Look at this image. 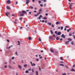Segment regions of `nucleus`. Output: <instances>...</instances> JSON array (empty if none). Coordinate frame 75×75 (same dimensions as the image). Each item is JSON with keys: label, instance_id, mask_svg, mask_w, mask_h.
Segmentation results:
<instances>
[{"label": "nucleus", "instance_id": "nucleus-23", "mask_svg": "<svg viewBox=\"0 0 75 75\" xmlns=\"http://www.w3.org/2000/svg\"><path fill=\"white\" fill-rule=\"evenodd\" d=\"M61 30H63V27L62 26L61 28Z\"/></svg>", "mask_w": 75, "mask_h": 75}, {"label": "nucleus", "instance_id": "nucleus-27", "mask_svg": "<svg viewBox=\"0 0 75 75\" xmlns=\"http://www.w3.org/2000/svg\"><path fill=\"white\" fill-rule=\"evenodd\" d=\"M51 27H54V25L53 24H52L51 25Z\"/></svg>", "mask_w": 75, "mask_h": 75}, {"label": "nucleus", "instance_id": "nucleus-8", "mask_svg": "<svg viewBox=\"0 0 75 75\" xmlns=\"http://www.w3.org/2000/svg\"><path fill=\"white\" fill-rule=\"evenodd\" d=\"M70 71H75V70L73 69V68H72L71 69Z\"/></svg>", "mask_w": 75, "mask_h": 75}, {"label": "nucleus", "instance_id": "nucleus-40", "mask_svg": "<svg viewBox=\"0 0 75 75\" xmlns=\"http://www.w3.org/2000/svg\"><path fill=\"white\" fill-rule=\"evenodd\" d=\"M12 59H14V57H12Z\"/></svg>", "mask_w": 75, "mask_h": 75}, {"label": "nucleus", "instance_id": "nucleus-17", "mask_svg": "<svg viewBox=\"0 0 75 75\" xmlns=\"http://www.w3.org/2000/svg\"><path fill=\"white\" fill-rule=\"evenodd\" d=\"M36 75H38V71H36Z\"/></svg>", "mask_w": 75, "mask_h": 75}, {"label": "nucleus", "instance_id": "nucleus-60", "mask_svg": "<svg viewBox=\"0 0 75 75\" xmlns=\"http://www.w3.org/2000/svg\"><path fill=\"white\" fill-rule=\"evenodd\" d=\"M47 21H45V23H47Z\"/></svg>", "mask_w": 75, "mask_h": 75}, {"label": "nucleus", "instance_id": "nucleus-50", "mask_svg": "<svg viewBox=\"0 0 75 75\" xmlns=\"http://www.w3.org/2000/svg\"><path fill=\"white\" fill-rule=\"evenodd\" d=\"M7 41L8 42H10V41H9V40H7Z\"/></svg>", "mask_w": 75, "mask_h": 75}, {"label": "nucleus", "instance_id": "nucleus-47", "mask_svg": "<svg viewBox=\"0 0 75 75\" xmlns=\"http://www.w3.org/2000/svg\"><path fill=\"white\" fill-rule=\"evenodd\" d=\"M66 68H67V69H68V66H66Z\"/></svg>", "mask_w": 75, "mask_h": 75}, {"label": "nucleus", "instance_id": "nucleus-52", "mask_svg": "<svg viewBox=\"0 0 75 75\" xmlns=\"http://www.w3.org/2000/svg\"><path fill=\"white\" fill-rule=\"evenodd\" d=\"M16 75H18V73H16Z\"/></svg>", "mask_w": 75, "mask_h": 75}, {"label": "nucleus", "instance_id": "nucleus-5", "mask_svg": "<svg viewBox=\"0 0 75 75\" xmlns=\"http://www.w3.org/2000/svg\"><path fill=\"white\" fill-rule=\"evenodd\" d=\"M63 38H65V36L64 35V34H62V35L61 36Z\"/></svg>", "mask_w": 75, "mask_h": 75}, {"label": "nucleus", "instance_id": "nucleus-42", "mask_svg": "<svg viewBox=\"0 0 75 75\" xmlns=\"http://www.w3.org/2000/svg\"><path fill=\"white\" fill-rule=\"evenodd\" d=\"M60 59H61V60H63V59H62V58L61 57H60Z\"/></svg>", "mask_w": 75, "mask_h": 75}, {"label": "nucleus", "instance_id": "nucleus-64", "mask_svg": "<svg viewBox=\"0 0 75 75\" xmlns=\"http://www.w3.org/2000/svg\"><path fill=\"white\" fill-rule=\"evenodd\" d=\"M45 15H46V16H48V14H47V13H46Z\"/></svg>", "mask_w": 75, "mask_h": 75}, {"label": "nucleus", "instance_id": "nucleus-2", "mask_svg": "<svg viewBox=\"0 0 75 75\" xmlns=\"http://www.w3.org/2000/svg\"><path fill=\"white\" fill-rule=\"evenodd\" d=\"M61 32H58L57 34V35H60L61 34Z\"/></svg>", "mask_w": 75, "mask_h": 75}, {"label": "nucleus", "instance_id": "nucleus-24", "mask_svg": "<svg viewBox=\"0 0 75 75\" xmlns=\"http://www.w3.org/2000/svg\"><path fill=\"white\" fill-rule=\"evenodd\" d=\"M28 39L29 40H31V38L30 37H29Z\"/></svg>", "mask_w": 75, "mask_h": 75}, {"label": "nucleus", "instance_id": "nucleus-28", "mask_svg": "<svg viewBox=\"0 0 75 75\" xmlns=\"http://www.w3.org/2000/svg\"><path fill=\"white\" fill-rule=\"evenodd\" d=\"M22 13H25V11H22Z\"/></svg>", "mask_w": 75, "mask_h": 75}, {"label": "nucleus", "instance_id": "nucleus-18", "mask_svg": "<svg viewBox=\"0 0 75 75\" xmlns=\"http://www.w3.org/2000/svg\"><path fill=\"white\" fill-rule=\"evenodd\" d=\"M38 2L39 4H41V1H38Z\"/></svg>", "mask_w": 75, "mask_h": 75}, {"label": "nucleus", "instance_id": "nucleus-13", "mask_svg": "<svg viewBox=\"0 0 75 75\" xmlns=\"http://www.w3.org/2000/svg\"><path fill=\"white\" fill-rule=\"evenodd\" d=\"M43 19L44 20H46L47 19V18L46 17H44L43 18Z\"/></svg>", "mask_w": 75, "mask_h": 75}, {"label": "nucleus", "instance_id": "nucleus-1", "mask_svg": "<svg viewBox=\"0 0 75 75\" xmlns=\"http://www.w3.org/2000/svg\"><path fill=\"white\" fill-rule=\"evenodd\" d=\"M72 4H70L69 7V8L70 9V10H72Z\"/></svg>", "mask_w": 75, "mask_h": 75}, {"label": "nucleus", "instance_id": "nucleus-54", "mask_svg": "<svg viewBox=\"0 0 75 75\" xmlns=\"http://www.w3.org/2000/svg\"><path fill=\"white\" fill-rule=\"evenodd\" d=\"M67 32H69V30L68 29L67 30Z\"/></svg>", "mask_w": 75, "mask_h": 75}, {"label": "nucleus", "instance_id": "nucleus-57", "mask_svg": "<svg viewBox=\"0 0 75 75\" xmlns=\"http://www.w3.org/2000/svg\"><path fill=\"white\" fill-rule=\"evenodd\" d=\"M10 48H11V47L9 46V47L8 48V49H10Z\"/></svg>", "mask_w": 75, "mask_h": 75}, {"label": "nucleus", "instance_id": "nucleus-34", "mask_svg": "<svg viewBox=\"0 0 75 75\" xmlns=\"http://www.w3.org/2000/svg\"><path fill=\"white\" fill-rule=\"evenodd\" d=\"M56 40H59V38L58 37H57L56 38Z\"/></svg>", "mask_w": 75, "mask_h": 75}, {"label": "nucleus", "instance_id": "nucleus-25", "mask_svg": "<svg viewBox=\"0 0 75 75\" xmlns=\"http://www.w3.org/2000/svg\"><path fill=\"white\" fill-rule=\"evenodd\" d=\"M18 43H19L18 44V45H20V41H18Z\"/></svg>", "mask_w": 75, "mask_h": 75}, {"label": "nucleus", "instance_id": "nucleus-7", "mask_svg": "<svg viewBox=\"0 0 75 75\" xmlns=\"http://www.w3.org/2000/svg\"><path fill=\"white\" fill-rule=\"evenodd\" d=\"M50 51L51 52H54V50H53V49H51L50 50Z\"/></svg>", "mask_w": 75, "mask_h": 75}, {"label": "nucleus", "instance_id": "nucleus-26", "mask_svg": "<svg viewBox=\"0 0 75 75\" xmlns=\"http://www.w3.org/2000/svg\"><path fill=\"white\" fill-rule=\"evenodd\" d=\"M40 6H41V7H43V5L42 4H40Z\"/></svg>", "mask_w": 75, "mask_h": 75}, {"label": "nucleus", "instance_id": "nucleus-46", "mask_svg": "<svg viewBox=\"0 0 75 75\" xmlns=\"http://www.w3.org/2000/svg\"><path fill=\"white\" fill-rule=\"evenodd\" d=\"M38 18L39 20H41V18L40 16L38 17Z\"/></svg>", "mask_w": 75, "mask_h": 75}, {"label": "nucleus", "instance_id": "nucleus-51", "mask_svg": "<svg viewBox=\"0 0 75 75\" xmlns=\"http://www.w3.org/2000/svg\"><path fill=\"white\" fill-rule=\"evenodd\" d=\"M71 44H72V45H74V42H71Z\"/></svg>", "mask_w": 75, "mask_h": 75}, {"label": "nucleus", "instance_id": "nucleus-38", "mask_svg": "<svg viewBox=\"0 0 75 75\" xmlns=\"http://www.w3.org/2000/svg\"><path fill=\"white\" fill-rule=\"evenodd\" d=\"M36 61H39V60L38 59H36Z\"/></svg>", "mask_w": 75, "mask_h": 75}, {"label": "nucleus", "instance_id": "nucleus-43", "mask_svg": "<svg viewBox=\"0 0 75 75\" xmlns=\"http://www.w3.org/2000/svg\"><path fill=\"white\" fill-rule=\"evenodd\" d=\"M32 65L33 66V65H34V66H35V64H34V63H33Z\"/></svg>", "mask_w": 75, "mask_h": 75}, {"label": "nucleus", "instance_id": "nucleus-49", "mask_svg": "<svg viewBox=\"0 0 75 75\" xmlns=\"http://www.w3.org/2000/svg\"><path fill=\"white\" fill-rule=\"evenodd\" d=\"M55 34H57V31H55Z\"/></svg>", "mask_w": 75, "mask_h": 75}, {"label": "nucleus", "instance_id": "nucleus-53", "mask_svg": "<svg viewBox=\"0 0 75 75\" xmlns=\"http://www.w3.org/2000/svg\"><path fill=\"white\" fill-rule=\"evenodd\" d=\"M42 17V15H40V17Z\"/></svg>", "mask_w": 75, "mask_h": 75}, {"label": "nucleus", "instance_id": "nucleus-20", "mask_svg": "<svg viewBox=\"0 0 75 75\" xmlns=\"http://www.w3.org/2000/svg\"><path fill=\"white\" fill-rule=\"evenodd\" d=\"M42 11V9L41 8H40L39 10V11Z\"/></svg>", "mask_w": 75, "mask_h": 75}, {"label": "nucleus", "instance_id": "nucleus-10", "mask_svg": "<svg viewBox=\"0 0 75 75\" xmlns=\"http://www.w3.org/2000/svg\"><path fill=\"white\" fill-rule=\"evenodd\" d=\"M59 24V23L58 22H57L56 23V25H58V24Z\"/></svg>", "mask_w": 75, "mask_h": 75}, {"label": "nucleus", "instance_id": "nucleus-39", "mask_svg": "<svg viewBox=\"0 0 75 75\" xmlns=\"http://www.w3.org/2000/svg\"><path fill=\"white\" fill-rule=\"evenodd\" d=\"M30 64H31V66H33V64H32V62H30Z\"/></svg>", "mask_w": 75, "mask_h": 75}, {"label": "nucleus", "instance_id": "nucleus-56", "mask_svg": "<svg viewBox=\"0 0 75 75\" xmlns=\"http://www.w3.org/2000/svg\"><path fill=\"white\" fill-rule=\"evenodd\" d=\"M46 1H47L46 0H44V2H46Z\"/></svg>", "mask_w": 75, "mask_h": 75}, {"label": "nucleus", "instance_id": "nucleus-11", "mask_svg": "<svg viewBox=\"0 0 75 75\" xmlns=\"http://www.w3.org/2000/svg\"><path fill=\"white\" fill-rule=\"evenodd\" d=\"M68 40H69V41H72V39H71L70 38H68Z\"/></svg>", "mask_w": 75, "mask_h": 75}, {"label": "nucleus", "instance_id": "nucleus-14", "mask_svg": "<svg viewBox=\"0 0 75 75\" xmlns=\"http://www.w3.org/2000/svg\"><path fill=\"white\" fill-rule=\"evenodd\" d=\"M47 24H49V25H51V23H47Z\"/></svg>", "mask_w": 75, "mask_h": 75}, {"label": "nucleus", "instance_id": "nucleus-35", "mask_svg": "<svg viewBox=\"0 0 75 75\" xmlns=\"http://www.w3.org/2000/svg\"><path fill=\"white\" fill-rule=\"evenodd\" d=\"M39 41H41V39H40V38H39Z\"/></svg>", "mask_w": 75, "mask_h": 75}, {"label": "nucleus", "instance_id": "nucleus-45", "mask_svg": "<svg viewBox=\"0 0 75 75\" xmlns=\"http://www.w3.org/2000/svg\"><path fill=\"white\" fill-rule=\"evenodd\" d=\"M34 16L35 17H37L38 16V15H35Z\"/></svg>", "mask_w": 75, "mask_h": 75}, {"label": "nucleus", "instance_id": "nucleus-33", "mask_svg": "<svg viewBox=\"0 0 75 75\" xmlns=\"http://www.w3.org/2000/svg\"><path fill=\"white\" fill-rule=\"evenodd\" d=\"M5 14H6V16H8V14H7V13H5Z\"/></svg>", "mask_w": 75, "mask_h": 75}, {"label": "nucleus", "instance_id": "nucleus-37", "mask_svg": "<svg viewBox=\"0 0 75 75\" xmlns=\"http://www.w3.org/2000/svg\"><path fill=\"white\" fill-rule=\"evenodd\" d=\"M39 69L40 70V71H41V68L40 67V66H39Z\"/></svg>", "mask_w": 75, "mask_h": 75}, {"label": "nucleus", "instance_id": "nucleus-63", "mask_svg": "<svg viewBox=\"0 0 75 75\" xmlns=\"http://www.w3.org/2000/svg\"><path fill=\"white\" fill-rule=\"evenodd\" d=\"M69 2H71V0H69Z\"/></svg>", "mask_w": 75, "mask_h": 75}, {"label": "nucleus", "instance_id": "nucleus-36", "mask_svg": "<svg viewBox=\"0 0 75 75\" xmlns=\"http://www.w3.org/2000/svg\"><path fill=\"white\" fill-rule=\"evenodd\" d=\"M65 44H68V42L67 41L65 42Z\"/></svg>", "mask_w": 75, "mask_h": 75}, {"label": "nucleus", "instance_id": "nucleus-3", "mask_svg": "<svg viewBox=\"0 0 75 75\" xmlns=\"http://www.w3.org/2000/svg\"><path fill=\"white\" fill-rule=\"evenodd\" d=\"M26 4H28L29 3H30V1L29 0H26Z\"/></svg>", "mask_w": 75, "mask_h": 75}, {"label": "nucleus", "instance_id": "nucleus-41", "mask_svg": "<svg viewBox=\"0 0 75 75\" xmlns=\"http://www.w3.org/2000/svg\"><path fill=\"white\" fill-rule=\"evenodd\" d=\"M8 67L9 68H10V69H11V66H9Z\"/></svg>", "mask_w": 75, "mask_h": 75}, {"label": "nucleus", "instance_id": "nucleus-48", "mask_svg": "<svg viewBox=\"0 0 75 75\" xmlns=\"http://www.w3.org/2000/svg\"><path fill=\"white\" fill-rule=\"evenodd\" d=\"M64 31H66L67 30V28H64Z\"/></svg>", "mask_w": 75, "mask_h": 75}, {"label": "nucleus", "instance_id": "nucleus-55", "mask_svg": "<svg viewBox=\"0 0 75 75\" xmlns=\"http://www.w3.org/2000/svg\"><path fill=\"white\" fill-rule=\"evenodd\" d=\"M14 23L15 24H17V23H16V22L14 21Z\"/></svg>", "mask_w": 75, "mask_h": 75}, {"label": "nucleus", "instance_id": "nucleus-21", "mask_svg": "<svg viewBox=\"0 0 75 75\" xmlns=\"http://www.w3.org/2000/svg\"><path fill=\"white\" fill-rule=\"evenodd\" d=\"M24 16V14L23 13H22L20 15V16Z\"/></svg>", "mask_w": 75, "mask_h": 75}, {"label": "nucleus", "instance_id": "nucleus-58", "mask_svg": "<svg viewBox=\"0 0 75 75\" xmlns=\"http://www.w3.org/2000/svg\"><path fill=\"white\" fill-rule=\"evenodd\" d=\"M42 23H44V20H42Z\"/></svg>", "mask_w": 75, "mask_h": 75}, {"label": "nucleus", "instance_id": "nucleus-61", "mask_svg": "<svg viewBox=\"0 0 75 75\" xmlns=\"http://www.w3.org/2000/svg\"><path fill=\"white\" fill-rule=\"evenodd\" d=\"M20 20H22V18L21 17L20 18Z\"/></svg>", "mask_w": 75, "mask_h": 75}, {"label": "nucleus", "instance_id": "nucleus-62", "mask_svg": "<svg viewBox=\"0 0 75 75\" xmlns=\"http://www.w3.org/2000/svg\"><path fill=\"white\" fill-rule=\"evenodd\" d=\"M65 27H66V28H68V26H66Z\"/></svg>", "mask_w": 75, "mask_h": 75}, {"label": "nucleus", "instance_id": "nucleus-15", "mask_svg": "<svg viewBox=\"0 0 75 75\" xmlns=\"http://www.w3.org/2000/svg\"><path fill=\"white\" fill-rule=\"evenodd\" d=\"M29 8H30L33 9V6H29Z\"/></svg>", "mask_w": 75, "mask_h": 75}, {"label": "nucleus", "instance_id": "nucleus-9", "mask_svg": "<svg viewBox=\"0 0 75 75\" xmlns=\"http://www.w3.org/2000/svg\"><path fill=\"white\" fill-rule=\"evenodd\" d=\"M26 30L27 31H28V30H30V28H28L26 29Z\"/></svg>", "mask_w": 75, "mask_h": 75}, {"label": "nucleus", "instance_id": "nucleus-6", "mask_svg": "<svg viewBox=\"0 0 75 75\" xmlns=\"http://www.w3.org/2000/svg\"><path fill=\"white\" fill-rule=\"evenodd\" d=\"M7 3L8 4H10V3H11V2H10V1L9 0L7 1Z\"/></svg>", "mask_w": 75, "mask_h": 75}, {"label": "nucleus", "instance_id": "nucleus-31", "mask_svg": "<svg viewBox=\"0 0 75 75\" xmlns=\"http://www.w3.org/2000/svg\"><path fill=\"white\" fill-rule=\"evenodd\" d=\"M28 71H25V73L26 74H27V73H28Z\"/></svg>", "mask_w": 75, "mask_h": 75}, {"label": "nucleus", "instance_id": "nucleus-29", "mask_svg": "<svg viewBox=\"0 0 75 75\" xmlns=\"http://www.w3.org/2000/svg\"><path fill=\"white\" fill-rule=\"evenodd\" d=\"M15 54H16V55H18V54H17V52H16Z\"/></svg>", "mask_w": 75, "mask_h": 75}, {"label": "nucleus", "instance_id": "nucleus-44", "mask_svg": "<svg viewBox=\"0 0 75 75\" xmlns=\"http://www.w3.org/2000/svg\"><path fill=\"white\" fill-rule=\"evenodd\" d=\"M4 67V68H7V66H5Z\"/></svg>", "mask_w": 75, "mask_h": 75}, {"label": "nucleus", "instance_id": "nucleus-30", "mask_svg": "<svg viewBox=\"0 0 75 75\" xmlns=\"http://www.w3.org/2000/svg\"><path fill=\"white\" fill-rule=\"evenodd\" d=\"M62 75H66V74L65 73H64V74L62 73Z\"/></svg>", "mask_w": 75, "mask_h": 75}, {"label": "nucleus", "instance_id": "nucleus-22", "mask_svg": "<svg viewBox=\"0 0 75 75\" xmlns=\"http://www.w3.org/2000/svg\"><path fill=\"white\" fill-rule=\"evenodd\" d=\"M50 32L51 33V34H53V32H52V30H50Z\"/></svg>", "mask_w": 75, "mask_h": 75}, {"label": "nucleus", "instance_id": "nucleus-16", "mask_svg": "<svg viewBox=\"0 0 75 75\" xmlns=\"http://www.w3.org/2000/svg\"><path fill=\"white\" fill-rule=\"evenodd\" d=\"M52 38H53L52 37H51V36H50L49 38L50 39H52Z\"/></svg>", "mask_w": 75, "mask_h": 75}, {"label": "nucleus", "instance_id": "nucleus-32", "mask_svg": "<svg viewBox=\"0 0 75 75\" xmlns=\"http://www.w3.org/2000/svg\"><path fill=\"white\" fill-rule=\"evenodd\" d=\"M60 65H61V66H64V65L62 64H60Z\"/></svg>", "mask_w": 75, "mask_h": 75}, {"label": "nucleus", "instance_id": "nucleus-12", "mask_svg": "<svg viewBox=\"0 0 75 75\" xmlns=\"http://www.w3.org/2000/svg\"><path fill=\"white\" fill-rule=\"evenodd\" d=\"M18 68H20V69H21V66H18Z\"/></svg>", "mask_w": 75, "mask_h": 75}, {"label": "nucleus", "instance_id": "nucleus-19", "mask_svg": "<svg viewBox=\"0 0 75 75\" xmlns=\"http://www.w3.org/2000/svg\"><path fill=\"white\" fill-rule=\"evenodd\" d=\"M69 36H72V33H69Z\"/></svg>", "mask_w": 75, "mask_h": 75}, {"label": "nucleus", "instance_id": "nucleus-4", "mask_svg": "<svg viewBox=\"0 0 75 75\" xmlns=\"http://www.w3.org/2000/svg\"><path fill=\"white\" fill-rule=\"evenodd\" d=\"M6 9L8 10H11V8L8 6H6Z\"/></svg>", "mask_w": 75, "mask_h": 75}, {"label": "nucleus", "instance_id": "nucleus-59", "mask_svg": "<svg viewBox=\"0 0 75 75\" xmlns=\"http://www.w3.org/2000/svg\"><path fill=\"white\" fill-rule=\"evenodd\" d=\"M7 13L8 14H9V12H7Z\"/></svg>", "mask_w": 75, "mask_h": 75}]
</instances>
